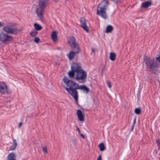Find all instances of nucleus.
Wrapping results in <instances>:
<instances>
[{"mask_svg":"<svg viewBox=\"0 0 160 160\" xmlns=\"http://www.w3.org/2000/svg\"><path fill=\"white\" fill-rule=\"evenodd\" d=\"M92 52H94V50L93 49H92Z\"/></svg>","mask_w":160,"mask_h":160,"instance_id":"obj_42","label":"nucleus"},{"mask_svg":"<svg viewBox=\"0 0 160 160\" xmlns=\"http://www.w3.org/2000/svg\"><path fill=\"white\" fill-rule=\"evenodd\" d=\"M13 39V37L11 36L8 35L2 32L0 33V41L3 43L9 42L12 40Z\"/></svg>","mask_w":160,"mask_h":160,"instance_id":"obj_4","label":"nucleus"},{"mask_svg":"<svg viewBox=\"0 0 160 160\" xmlns=\"http://www.w3.org/2000/svg\"><path fill=\"white\" fill-rule=\"evenodd\" d=\"M63 80L64 82L66 83V84H67L68 82L70 81L66 78H64L63 79Z\"/></svg>","mask_w":160,"mask_h":160,"instance_id":"obj_26","label":"nucleus"},{"mask_svg":"<svg viewBox=\"0 0 160 160\" xmlns=\"http://www.w3.org/2000/svg\"><path fill=\"white\" fill-rule=\"evenodd\" d=\"M113 28V27L112 26L108 25L106 28L105 32L107 33L110 32L112 31Z\"/></svg>","mask_w":160,"mask_h":160,"instance_id":"obj_19","label":"nucleus"},{"mask_svg":"<svg viewBox=\"0 0 160 160\" xmlns=\"http://www.w3.org/2000/svg\"><path fill=\"white\" fill-rule=\"evenodd\" d=\"M136 122V119L135 118V119H134V124L133 125L132 127V130H133L134 128V124Z\"/></svg>","mask_w":160,"mask_h":160,"instance_id":"obj_36","label":"nucleus"},{"mask_svg":"<svg viewBox=\"0 0 160 160\" xmlns=\"http://www.w3.org/2000/svg\"><path fill=\"white\" fill-rule=\"evenodd\" d=\"M16 156L14 153L12 152L8 154L7 156V160H16Z\"/></svg>","mask_w":160,"mask_h":160,"instance_id":"obj_15","label":"nucleus"},{"mask_svg":"<svg viewBox=\"0 0 160 160\" xmlns=\"http://www.w3.org/2000/svg\"><path fill=\"white\" fill-rule=\"evenodd\" d=\"M3 30L8 33L16 34L17 29L15 28H12L9 26H6L3 28Z\"/></svg>","mask_w":160,"mask_h":160,"instance_id":"obj_8","label":"nucleus"},{"mask_svg":"<svg viewBox=\"0 0 160 160\" xmlns=\"http://www.w3.org/2000/svg\"><path fill=\"white\" fill-rule=\"evenodd\" d=\"M49 0H40L38 2L39 9L40 10H44L48 4Z\"/></svg>","mask_w":160,"mask_h":160,"instance_id":"obj_7","label":"nucleus"},{"mask_svg":"<svg viewBox=\"0 0 160 160\" xmlns=\"http://www.w3.org/2000/svg\"><path fill=\"white\" fill-rule=\"evenodd\" d=\"M80 136L83 139H84L85 138V136H84V135H83L82 134V133H80Z\"/></svg>","mask_w":160,"mask_h":160,"instance_id":"obj_33","label":"nucleus"},{"mask_svg":"<svg viewBox=\"0 0 160 160\" xmlns=\"http://www.w3.org/2000/svg\"><path fill=\"white\" fill-rule=\"evenodd\" d=\"M116 58V54L115 53L110 52V53L109 59L110 60L114 61Z\"/></svg>","mask_w":160,"mask_h":160,"instance_id":"obj_20","label":"nucleus"},{"mask_svg":"<svg viewBox=\"0 0 160 160\" xmlns=\"http://www.w3.org/2000/svg\"><path fill=\"white\" fill-rule=\"evenodd\" d=\"M2 26H3V23L2 22H0V27Z\"/></svg>","mask_w":160,"mask_h":160,"instance_id":"obj_39","label":"nucleus"},{"mask_svg":"<svg viewBox=\"0 0 160 160\" xmlns=\"http://www.w3.org/2000/svg\"><path fill=\"white\" fill-rule=\"evenodd\" d=\"M17 145V142H16V139H14L13 140L12 146H16Z\"/></svg>","mask_w":160,"mask_h":160,"instance_id":"obj_28","label":"nucleus"},{"mask_svg":"<svg viewBox=\"0 0 160 160\" xmlns=\"http://www.w3.org/2000/svg\"><path fill=\"white\" fill-rule=\"evenodd\" d=\"M38 33L37 31L33 30L30 32V34L32 37H34L37 35Z\"/></svg>","mask_w":160,"mask_h":160,"instance_id":"obj_23","label":"nucleus"},{"mask_svg":"<svg viewBox=\"0 0 160 160\" xmlns=\"http://www.w3.org/2000/svg\"><path fill=\"white\" fill-rule=\"evenodd\" d=\"M22 122H20L19 123V125H18V127L19 128H20L21 127V126L22 125Z\"/></svg>","mask_w":160,"mask_h":160,"instance_id":"obj_34","label":"nucleus"},{"mask_svg":"<svg viewBox=\"0 0 160 160\" xmlns=\"http://www.w3.org/2000/svg\"><path fill=\"white\" fill-rule=\"evenodd\" d=\"M113 0L114 1V2L116 3H117L120 0Z\"/></svg>","mask_w":160,"mask_h":160,"instance_id":"obj_38","label":"nucleus"},{"mask_svg":"<svg viewBox=\"0 0 160 160\" xmlns=\"http://www.w3.org/2000/svg\"><path fill=\"white\" fill-rule=\"evenodd\" d=\"M67 85L69 88H75V89H76L78 84L70 80L67 84Z\"/></svg>","mask_w":160,"mask_h":160,"instance_id":"obj_12","label":"nucleus"},{"mask_svg":"<svg viewBox=\"0 0 160 160\" xmlns=\"http://www.w3.org/2000/svg\"><path fill=\"white\" fill-rule=\"evenodd\" d=\"M8 92L7 87L4 83L0 82V93L5 94Z\"/></svg>","mask_w":160,"mask_h":160,"instance_id":"obj_10","label":"nucleus"},{"mask_svg":"<svg viewBox=\"0 0 160 160\" xmlns=\"http://www.w3.org/2000/svg\"><path fill=\"white\" fill-rule=\"evenodd\" d=\"M98 147L99 148L100 151H104L106 148L104 144L103 143H101L99 144L98 145Z\"/></svg>","mask_w":160,"mask_h":160,"instance_id":"obj_21","label":"nucleus"},{"mask_svg":"<svg viewBox=\"0 0 160 160\" xmlns=\"http://www.w3.org/2000/svg\"><path fill=\"white\" fill-rule=\"evenodd\" d=\"M156 142L157 144V145H158L160 144V139H158L156 140Z\"/></svg>","mask_w":160,"mask_h":160,"instance_id":"obj_32","label":"nucleus"},{"mask_svg":"<svg viewBox=\"0 0 160 160\" xmlns=\"http://www.w3.org/2000/svg\"><path fill=\"white\" fill-rule=\"evenodd\" d=\"M65 90L71 95L75 99L77 103L78 102V93L76 90L77 89L74 88H68L65 87Z\"/></svg>","mask_w":160,"mask_h":160,"instance_id":"obj_3","label":"nucleus"},{"mask_svg":"<svg viewBox=\"0 0 160 160\" xmlns=\"http://www.w3.org/2000/svg\"><path fill=\"white\" fill-rule=\"evenodd\" d=\"M55 2H58L59 0H53Z\"/></svg>","mask_w":160,"mask_h":160,"instance_id":"obj_41","label":"nucleus"},{"mask_svg":"<svg viewBox=\"0 0 160 160\" xmlns=\"http://www.w3.org/2000/svg\"><path fill=\"white\" fill-rule=\"evenodd\" d=\"M108 5V2L106 0H104L100 3L98 5L97 10L100 8V10H106Z\"/></svg>","mask_w":160,"mask_h":160,"instance_id":"obj_6","label":"nucleus"},{"mask_svg":"<svg viewBox=\"0 0 160 160\" xmlns=\"http://www.w3.org/2000/svg\"><path fill=\"white\" fill-rule=\"evenodd\" d=\"M141 110L139 108H136L135 110V112L137 114H139L141 113Z\"/></svg>","mask_w":160,"mask_h":160,"instance_id":"obj_24","label":"nucleus"},{"mask_svg":"<svg viewBox=\"0 0 160 160\" xmlns=\"http://www.w3.org/2000/svg\"><path fill=\"white\" fill-rule=\"evenodd\" d=\"M36 13L39 19L40 20H42L44 11H37Z\"/></svg>","mask_w":160,"mask_h":160,"instance_id":"obj_18","label":"nucleus"},{"mask_svg":"<svg viewBox=\"0 0 160 160\" xmlns=\"http://www.w3.org/2000/svg\"><path fill=\"white\" fill-rule=\"evenodd\" d=\"M152 4V2L151 1H147L144 2H142V7L144 8H147L148 7L150 6Z\"/></svg>","mask_w":160,"mask_h":160,"instance_id":"obj_14","label":"nucleus"},{"mask_svg":"<svg viewBox=\"0 0 160 160\" xmlns=\"http://www.w3.org/2000/svg\"><path fill=\"white\" fill-rule=\"evenodd\" d=\"M37 6L36 5H34L33 6V8H36V10H38V8H37Z\"/></svg>","mask_w":160,"mask_h":160,"instance_id":"obj_37","label":"nucleus"},{"mask_svg":"<svg viewBox=\"0 0 160 160\" xmlns=\"http://www.w3.org/2000/svg\"><path fill=\"white\" fill-rule=\"evenodd\" d=\"M72 50L75 52L71 51L70 52L68 55V58L70 60H72L75 55L76 54H78L80 52L78 44L76 42L74 37H71L68 41Z\"/></svg>","mask_w":160,"mask_h":160,"instance_id":"obj_2","label":"nucleus"},{"mask_svg":"<svg viewBox=\"0 0 160 160\" xmlns=\"http://www.w3.org/2000/svg\"><path fill=\"white\" fill-rule=\"evenodd\" d=\"M42 148L43 151L44 153H48V149L47 147H42Z\"/></svg>","mask_w":160,"mask_h":160,"instance_id":"obj_25","label":"nucleus"},{"mask_svg":"<svg viewBox=\"0 0 160 160\" xmlns=\"http://www.w3.org/2000/svg\"><path fill=\"white\" fill-rule=\"evenodd\" d=\"M34 26L35 29V30L36 31L40 30L42 29V28L41 26L36 23L34 24Z\"/></svg>","mask_w":160,"mask_h":160,"instance_id":"obj_22","label":"nucleus"},{"mask_svg":"<svg viewBox=\"0 0 160 160\" xmlns=\"http://www.w3.org/2000/svg\"><path fill=\"white\" fill-rule=\"evenodd\" d=\"M76 130L78 131V133H80V130L79 128L77 126H76Z\"/></svg>","mask_w":160,"mask_h":160,"instance_id":"obj_31","label":"nucleus"},{"mask_svg":"<svg viewBox=\"0 0 160 160\" xmlns=\"http://www.w3.org/2000/svg\"><path fill=\"white\" fill-rule=\"evenodd\" d=\"M97 13L104 18L106 19L107 18V16L105 11H97Z\"/></svg>","mask_w":160,"mask_h":160,"instance_id":"obj_17","label":"nucleus"},{"mask_svg":"<svg viewBox=\"0 0 160 160\" xmlns=\"http://www.w3.org/2000/svg\"><path fill=\"white\" fill-rule=\"evenodd\" d=\"M158 150H160V144L158 146Z\"/></svg>","mask_w":160,"mask_h":160,"instance_id":"obj_40","label":"nucleus"},{"mask_svg":"<svg viewBox=\"0 0 160 160\" xmlns=\"http://www.w3.org/2000/svg\"><path fill=\"white\" fill-rule=\"evenodd\" d=\"M16 146H12L10 148V149L11 150H13L15 149Z\"/></svg>","mask_w":160,"mask_h":160,"instance_id":"obj_30","label":"nucleus"},{"mask_svg":"<svg viewBox=\"0 0 160 160\" xmlns=\"http://www.w3.org/2000/svg\"><path fill=\"white\" fill-rule=\"evenodd\" d=\"M106 83H107L108 87L109 88H111L112 87V85H111V83L109 81H107Z\"/></svg>","mask_w":160,"mask_h":160,"instance_id":"obj_29","label":"nucleus"},{"mask_svg":"<svg viewBox=\"0 0 160 160\" xmlns=\"http://www.w3.org/2000/svg\"><path fill=\"white\" fill-rule=\"evenodd\" d=\"M144 61L147 67H148L150 69H152L154 68V62L152 60L150 59L149 58L147 57H145Z\"/></svg>","mask_w":160,"mask_h":160,"instance_id":"obj_5","label":"nucleus"},{"mask_svg":"<svg viewBox=\"0 0 160 160\" xmlns=\"http://www.w3.org/2000/svg\"><path fill=\"white\" fill-rule=\"evenodd\" d=\"M52 39L54 42L58 41V34L56 31H54L52 32L51 35Z\"/></svg>","mask_w":160,"mask_h":160,"instance_id":"obj_16","label":"nucleus"},{"mask_svg":"<svg viewBox=\"0 0 160 160\" xmlns=\"http://www.w3.org/2000/svg\"><path fill=\"white\" fill-rule=\"evenodd\" d=\"M81 26L87 32H89V29L87 25L86 21L85 19L83 18H81L80 20Z\"/></svg>","mask_w":160,"mask_h":160,"instance_id":"obj_9","label":"nucleus"},{"mask_svg":"<svg viewBox=\"0 0 160 160\" xmlns=\"http://www.w3.org/2000/svg\"><path fill=\"white\" fill-rule=\"evenodd\" d=\"M71 70L68 73L70 78H73L81 83H83L86 81L87 74L81 67L76 63H73L71 66Z\"/></svg>","mask_w":160,"mask_h":160,"instance_id":"obj_1","label":"nucleus"},{"mask_svg":"<svg viewBox=\"0 0 160 160\" xmlns=\"http://www.w3.org/2000/svg\"><path fill=\"white\" fill-rule=\"evenodd\" d=\"M101 159H102L101 156V155H99L98 158L97 160H101Z\"/></svg>","mask_w":160,"mask_h":160,"instance_id":"obj_35","label":"nucleus"},{"mask_svg":"<svg viewBox=\"0 0 160 160\" xmlns=\"http://www.w3.org/2000/svg\"><path fill=\"white\" fill-rule=\"evenodd\" d=\"M77 115L79 120L82 122H84V115L82 113L81 110H78L77 111Z\"/></svg>","mask_w":160,"mask_h":160,"instance_id":"obj_11","label":"nucleus"},{"mask_svg":"<svg viewBox=\"0 0 160 160\" xmlns=\"http://www.w3.org/2000/svg\"><path fill=\"white\" fill-rule=\"evenodd\" d=\"M40 40L39 38L37 37L35 38L34 39V41L36 43H38Z\"/></svg>","mask_w":160,"mask_h":160,"instance_id":"obj_27","label":"nucleus"},{"mask_svg":"<svg viewBox=\"0 0 160 160\" xmlns=\"http://www.w3.org/2000/svg\"><path fill=\"white\" fill-rule=\"evenodd\" d=\"M76 89L82 90L84 92L87 93L89 92V89L86 86L84 85H79Z\"/></svg>","mask_w":160,"mask_h":160,"instance_id":"obj_13","label":"nucleus"}]
</instances>
